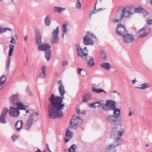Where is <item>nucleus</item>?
<instances>
[{
  "label": "nucleus",
  "mask_w": 152,
  "mask_h": 152,
  "mask_svg": "<svg viewBox=\"0 0 152 152\" xmlns=\"http://www.w3.org/2000/svg\"><path fill=\"white\" fill-rule=\"evenodd\" d=\"M58 90L61 96L62 97H55L53 94H52L48 98L50 102V103L48 104L49 116L51 118L61 117L63 115L62 110L64 105L62 104L63 99L64 98L62 96L64 95L65 91L62 85L58 86Z\"/></svg>",
  "instance_id": "f257e3e1"
},
{
  "label": "nucleus",
  "mask_w": 152,
  "mask_h": 152,
  "mask_svg": "<svg viewBox=\"0 0 152 152\" xmlns=\"http://www.w3.org/2000/svg\"><path fill=\"white\" fill-rule=\"evenodd\" d=\"M106 103L102 106V108L105 111L113 110L116 108V102L113 100H107Z\"/></svg>",
  "instance_id": "f03ea898"
},
{
  "label": "nucleus",
  "mask_w": 152,
  "mask_h": 152,
  "mask_svg": "<svg viewBox=\"0 0 152 152\" xmlns=\"http://www.w3.org/2000/svg\"><path fill=\"white\" fill-rule=\"evenodd\" d=\"M150 29L149 28L144 27L140 31L137 32L136 35L137 37L143 38L146 36L150 32Z\"/></svg>",
  "instance_id": "7ed1b4c3"
},
{
  "label": "nucleus",
  "mask_w": 152,
  "mask_h": 152,
  "mask_svg": "<svg viewBox=\"0 0 152 152\" xmlns=\"http://www.w3.org/2000/svg\"><path fill=\"white\" fill-rule=\"evenodd\" d=\"M76 50L78 55L81 57L83 60H86V58L87 56L88 55L87 53L88 50L86 47H85L83 49L80 47H79V48H76Z\"/></svg>",
  "instance_id": "20e7f679"
},
{
  "label": "nucleus",
  "mask_w": 152,
  "mask_h": 152,
  "mask_svg": "<svg viewBox=\"0 0 152 152\" xmlns=\"http://www.w3.org/2000/svg\"><path fill=\"white\" fill-rule=\"evenodd\" d=\"M115 30L118 34L122 36L127 33L125 27L121 23L118 24Z\"/></svg>",
  "instance_id": "39448f33"
},
{
  "label": "nucleus",
  "mask_w": 152,
  "mask_h": 152,
  "mask_svg": "<svg viewBox=\"0 0 152 152\" xmlns=\"http://www.w3.org/2000/svg\"><path fill=\"white\" fill-rule=\"evenodd\" d=\"M123 142V139L120 137H117L115 139L113 142L107 147L108 149L110 150L114 147L122 144Z\"/></svg>",
  "instance_id": "423d86ee"
},
{
  "label": "nucleus",
  "mask_w": 152,
  "mask_h": 152,
  "mask_svg": "<svg viewBox=\"0 0 152 152\" xmlns=\"http://www.w3.org/2000/svg\"><path fill=\"white\" fill-rule=\"evenodd\" d=\"M82 118L80 116L77 117L75 119H72L71 120L70 125L74 128H76L78 125L82 123Z\"/></svg>",
  "instance_id": "0eeeda50"
},
{
  "label": "nucleus",
  "mask_w": 152,
  "mask_h": 152,
  "mask_svg": "<svg viewBox=\"0 0 152 152\" xmlns=\"http://www.w3.org/2000/svg\"><path fill=\"white\" fill-rule=\"evenodd\" d=\"M123 18H128L133 14L132 6L123 9L122 11Z\"/></svg>",
  "instance_id": "6e6552de"
},
{
  "label": "nucleus",
  "mask_w": 152,
  "mask_h": 152,
  "mask_svg": "<svg viewBox=\"0 0 152 152\" xmlns=\"http://www.w3.org/2000/svg\"><path fill=\"white\" fill-rule=\"evenodd\" d=\"M134 38V36L131 34L126 33L123 36V40L124 42L125 43H129L133 41Z\"/></svg>",
  "instance_id": "1a4fd4ad"
},
{
  "label": "nucleus",
  "mask_w": 152,
  "mask_h": 152,
  "mask_svg": "<svg viewBox=\"0 0 152 152\" xmlns=\"http://www.w3.org/2000/svg\"><path fill=\"white\" fill-rule=\"evenodd\" d=\"M34 121V114L31 113L29 115L26 122V130L28 131L31 128Z\"/></svg>",
  "instance_id": "9d476101"
},
{
  "label": "nucleus",
  "mask_w": 152,
  "mask_h": 152,
  "mask_svg": "<svg viewBox=\"0 0 152 152\" xmlns=\"http://www.w3.org/2000/svg\"><path fill=\"white\" fill-rule=\"evenodd\" d=\"M9 113L11 116L15 118L18 116L20 113L18 109L14 108L12 106L10 107L9 109Z\"/></svg>",
  "instance_id": "9b49d317"
},
{
  "label": "nucleus",
  "mask_w": 152,
  "mask_h": 152,
  "mask_svg": "<svg viewBox=\"0 0 152 152\" xmlns=\"http://www.w3.org/2000/svg\"><path fill=\"white\" fill-rule=\"evenodd\" d=\"M36 35L35 42L38 45H40L42 43L41 38L42 35L37 29L36 28L35 30Z\"/></svg>",
  "instance_id": "f8f14e48"
},
{
  "label": "nucleus",
  "mask_w": 152,
  "mask_h": 152,
  "mask_svg": "<svg viewBox=\"0 0 152 152\" xmlns=\"http://www.w3.org/2000/svg\"><path fill=\"white\" fill-rule=\"evenodd\" d=\"M117 117L114 115L108 116L106 118V121L111 124H115L117 119Z\"/></svg>",
  "instance_id": "ddd939ff"
},
{
  "label": "nucleus",
  "mask_w": 152,
  "mask_h": 152,
  "mask_svg": "<svg viewBox=\"0 0 152 152\" xmlns=\"http://www.w3.org/2000/svg\"><path fill=\"white\" fill-rule=\"evenodd\" d=\"M83 42L84 45H93L94 43V40L91 38L88 37V36L86 35L84 37Z\"/></svg>",
  "instance_id": "4468645a"
},
{
  "label": "nucleus",
  "mask_w": 152,
  "mask_h": 152,
  "mask_svg": "<svg viewBox=\"0 0 152 152\" xmlns=\"http://www.w3.org/2000/svg\"><path fill=\"white\" fill-rule=\"evenodd\" d=\"M10 100L12 103L15 106L16 103L20 102L18 94H15L13 95L10 98Z\"/></svg>",
  "instance_id": "2eb2a0df"
},
{
  "label": "nucleus",
  "mask_w": 152,
  "mask_h": 152,
  "mask_svg": "<svg viewBox=\"0 0 152 152\" xmlns=\"http://www.w3.org/2000/svg\"><path fill=\"white\" fill-rule=\"evenodd\" d=\"M8 111L7 108H5L4 109L1 113L0 116V122L2 124H5L6 122L5 120L6 115Z\"/></svg>",
  "instance_id": "dca6fc26"
},
{
  "label": "nucleus",
  "mask_w": 152,
  "mask_h": 152,
  "mask_svg": "<svg viewBox=\"0 0 152 152\" xmlns=\"http://www.w3.org/2000/svg\"><path fill=\"white\" fill-rule=\"evenodd\" d=\"M69 129L70 127H69L67 129L65 137L64 138L65 142L66 143L68 142L72 137L73 133L69 131Z\"/></svg>",
  "instance_id": "f3484780"
},
{
  "label": "nucleus",
  "mask_w": 152,
  "mask_h": 152,
  "mask_svg": "<svg viewBox=\"0 0 152 152\" xmlns=\"http://www.w3.org/2000/svg\"><path fill=\"white\" fill-rule=\"evenodd\" d=\"M50 45L46 43L41 44L38 45V50L41 51H47L50 48Z\"/></svg>",
  "instance_id": "a211bd4d"
},
{
  "label": "nucleus",
  "mask_w": 152,
  "mask_h": 152,
  "mask_svg": "<svg viewBox=\"0 0 152 152\" xmlns=\"http://www.w3.org/2000/svg\"><path fill=\"white\" fill-rule=\"evenodd\" d=\"M23 124V121L19 120L17 121L15 124V127L17 130L19 131L21 129Z\"/></svg>",
  "instance_id": "6ab92c4d"
},
{
  "label": "nucleus",
  "mask_w": 152,
  "mask_h": 152,
  "mask_svg": "<svg viewBox=\"0 0 152 152\" xmlns=\"http://www.w3.org/2000/svg\"><path fill=\"white\" fill-rule=\"evenodd\" d=\"M16 105L17 106L18 109L20 110H26L27 108H28L27 106L24 105L23 103L20 102L16 103Z\"/></svg>",
  "instance_id": "aec40b11"
},
{
  "label": "nucleus",
  "mask_w": 152,
  "mask_h": 152,
  "mask_svg": "<svg viewBox=\"0 0 152 152\" xmlns=\"http://www.w3.org/2000/svg\"><path fill=\"white\" fill-rule=\"evenodd\" d=\"M150 86V84L148 83H144L142 84L139 85L138 87H136L135 88L145 90L146 88H149Z\"/></svg>",
  "instance_id": "412c9836"
},
{
  "label": "nucleus",
  "mask_w": 152,
  "mask_h": 152,
  "mask_svg": "<svg viewBox=\"0 0 152 152\" xmlns=\"http://www.w3.org/2000/svg\"><path fill=\"white\" fill-rule=\"evenodd\" d=\"M91 96L90 94L87 93L84 94L83 96V102H85L88 101L91 99Z\"/></svg>",
  "instance_id": "4be33fe9"
},
{
  "label": "nucleus",
  "mask_w": 152,
  "mask_h": 152,
  "mask_svg": "<svg viewBox=\"0 0 152 152\" xmlns=\"http://www.w3.org/2000/svg\"><path fill=\"white\" fill-rule=\"evenodd\" d=\"M65 10V8L56 6L54 7L53 9V11L54 12H57L59 13H61Z\"/></svg>",
  "instance_id": "5701e85b"
},
{
  "label": "nucleus",
  "mask_w": 152,
  "mask_h": 152,
  "mask_svg": "<svg viewBox=\"0 0 152 152\" xmlns=\"http://www.w3.org/2000/svg\"><path fill=\"white\" fill-rule=\"evenodd\" d=\"M100 66L107 70H108L111 68V66L109 63L107 62H104L102 63Z\"/></svg>",
  "instance_id": "b1692460"
},
{
  "label": "nucleus",
  "mask_w": 152,
  "mask_h": 152,
  "mask_svg": "<svg viewBox=\"0 0 152 152\" xmlns=\"http://www.w3.org/2000/svg\"><path fill=\"white\" fill-rule=\"evenodd\" d=\"M44 23L47 26H49L51 24V20L50 16L47 15L44 19Z\"/></svg>",
  "instance_id": "393cba45"
},
{
  "label": "nucleus",
  "mask_w": 152,
  "mask_h": 152,
  "mask_svg": "<svg viewBox=\"0 0 152 152\" xmlns=\"http://www.w3.org/2000/svg\"><path fill=\"white\" fill-rule=\"evenodd\" d=\"M115 18L120 19V20H122L123 18L122 12H121L119 10H117L115 15Z\"/></svg>",
  "instance_id": "a878e982"
},
{
  "label": "nucleus",
  "mask_w": 152,
  "mask_h": 152,
  "mask_svg": "<svg viewBox=\"0 0 152 152\" xmlns=\"http://www.w3.org/2000/svg\"><path fill=\"white\" fill-rule=\"evenodd\" d=\"M87 62L88 63V66L91 67L94 64L92 58L91 56H89V58H87Z\"/></svg>",
  "instance_id": "bb28decb"
},
{
  "label": "nucleus",
  "mask_w": 152,
  "mask_h": 152,
  "mask_svg": "<svg viewBox=\"0 0 152 152\" xmlns=\"http://www.w3.org/2000/svg\"><path fill=\"white\" fill-rule=\"evenodd\" d=\"M132 11L133 12V14H134L135 12H142V10H143V8H142L138 7L135 8L133 6H132Z\"/></svg>",
  "instance_id": "cd10ccee"
},
{
  "label": "nucleus",
  "mask_w": 152,
  "mask_h": 152,
  "mask_svg": "<svg viewBox=\"0 0 152 152\" xmlns=\"http://www.w3.org/2000/svg\"><path fill=\"white\" fill-rule=\"evenodd\" d=\"M51 53L50 50H48L45 51V57L47 59V61H49L51 58Z\"/></svg>",
  "instance_id": "c85d7f7f"
},
{
  "label": "nucleus",
  "mask_w": 152,
  "mask_h": 152,
  "mask_svg": "<svg viewBox=\"0 0 152 152\" xmlns=\"http://www.w3.org/2000/svg\"><path fill=\"white\" fill-rule=\"evenodd\" d=\"M59 41V37H51L50 41L52 44L58 43Z\"/></svg>",
  "instance_id": "c756f323"
},
{
  "label": "nucleus",
  "mask_w": 152,
  "mask_h": 152,
  "mask_svg": "<svg viewBox=\"0 0 152 152\" xmlns=\"http://www.w3.org/2000/svg\"><path fill=\"white\" fill-rule=\"evenodd\" d=\"M101 58L103 61H105L107 60V55L106 53L103 50H102L101 53Z\"/></svg>",
  "instance_id": "7c9ffc66"
},
{
  "label": "nucleus",
  "mask_w": 152,
  "mask_h": 152,
  "mask_svg": "<svg viewBox=\"0 0 152 152\" xmlns=\"http://www.w3.org/2000/svg\"><path fill=\"white\" fill-rule=\"evenodd\" d=\"M58 26L56 27V29L54 30L52 33V37H58V34L59 32Z\"/></svg>",
  "instance_id": "2f4dec72"
},
{
  "label": "nucleus",
  "mask_w": 152,
  "mask_h": 152,
  "mask_svg": "<svg viewBox=\"0 0 152 152\" xmlns=\"http://www.w3.org/2000/svg\"><path fill=\"white\" fill-rule=\"evenodd\" d=\"M113 110V114L114 115L116 116H117L118 118L119 117L120 113V109L119 108H118L117 109H114Z\"/></svg>",
  "instance_id": "473e14b6"
},
{
  "label": "nucleus",
  "mask_w": 152,
  "mask_h": 152,
  "mask_svg": "<svg viewBox=\"0 0 152 152\" xmlns=\"http://www.w3.org/2000/svg\"><path fill=\"white\" fill-rule=\"evenodd\" d=\"M93 92H95L97 93H101L102 92H104L105 94L106 93V92L104 90L101 88H96L94 87H93L92 89Z\"/></svg>",
  "instance_id": "72a5a7b5"
},
{
  "label": "nucleus",
  "mask_w": 152,
  "mask_h": 152,
  "mask_svg": "<svg viewBox=\"0 0 152 152\" xmlns=\"http://www.w3.org/2000/svg\"><path fill=\"white\" fill-rule=\"evenodd\" d=\"M67 25L66 24H63L62 27V33L65 34H67Z\"/></svg>",
  "instance_id": "f704fd0d"
},
{
  "label": "nucleus",
  "mask_w": 152,
  "mask_h": 152,
  "mask_svg": "<svg viewBox=\"0 0 152 152\" xmlns=\"http://www.w3.org/2000/svg\"><path fill=\"white\" fill-rule=\"evenodd\" d=\"M125 131L124 128L122 127L120 128L119 131L118 132L117 134L118 135L119 137L121 138V136L122 135Z\"/></svg>",
  "instance_id": "c9c22d12"
},
{
  "label": "nucleus",
  "mask_w": 152,
  "mask_h": 152,
  "mask_svg": "<svg viewBox=\"0 0 152 152\" xmlns=\"http://www.w3.org/2000/svg\"><path fill=\"white\" fill-rule=\"evenodd\" d=\"M86 35L88 36V37H89L91 39L92 38H95L96 39V38L95 36L94 35V34L89 31H88L86 34Z\"/></svg>",
  "instance_id": "e433bc0d"
},
{
  "label": "nucleus",
  "mask_w": 152,
  "mask_h": 152,
  "mask_svg": "<svg viewBox=\"0 0 152 152\" xmlns=\"http://www.w3.org/2000/svg\"><path fill=\"white\" fill-rule=\"evenodd\" d=\"M14 46L12 44H11L9 46V50L8 52V55L9 56H11L13 51V50Z\"/></svg>",
  "instance_id": "4c0bfd02"
},
{
  "label": "nucleus",
  "mask_w": 152,
  "mask_h": 152,
  "mask_svg": "<svg viewBox=\"0 0 152 152\" xmlns=\"http://www.w3.org/2000/svg\"><path fill=\"white\" fill-rule=\"evenodd\" d=\"M76 146L75 145H73L69 149V152H75Z\"/></svg>",
  "instance_id": "58836bf2"
},
{
  "label": "nucleus",
  "mask_w": 152,
  "mask_h": 152,
  "mask_svg": "<svg viewBox=\"0 0 152 152\" xmlns=\"http://www.w3.org/2000/svg\"><path fill=\"white\" fill-rule=\"evenodd\" d=\"M10 58L9 57H8L6 59V65L5 66L6 68H8L10 64Z\"/></svg>",
  "instance_id": "ea45409f"
},
{
  "label": "nucleus",
  "mask_w": 152,
  "mask_h": 152,
  "mask_svg": "<svg viewBox=\"0 0 152 152\" xmlns=\"http://www.w3.org/2000/svg\"><path fill=\"white\" fill-rule=\"evenodd\" d=\"M41 69L42 70V72H41L46 73L47 67L45 65H42L41 67Z\"/></svg>",
  "instance_id": "a19ab883"
},
{
  "label": "nucleus",
  "mask_w": 152,
  "mask_h": 152,
  "mask_svg": "<svg viewBox=\"0 0 152 152\" xmlns=\"http://www.w3.org/2000/svg\"><path fill=\"white\" fill-rule=\"evenodd\" d=\"M96 102L97 103V104H98V105L97 106V107H99L103 105L104 103V101L103 100L99 102Z\"/></svg>",
  "instance_id": "79ce46f5"
},
{
  "label": "nucleus",
  "mask_w": 152,
  "mask_h": 152,
  "mask_svg": "<svg viewBox=\"0 0 152 152\" xmlns=\"http://www.w3.org/2000/svg\"><path fill=\"white\" fill-rule=\"evenodd\" d=\"M6 80V76L3 75L1 78H0V81L4 83Z\"/></svg>",
  "instance_id": "37998d69"
},
{
  "label": "nucleus",
  "mask_w": 152,
  "mask_h": 152,
  "mask_svg": "<svg viewBox=\"0 0 152 152\" xmlns=\"http://www.w3.org/2000/svg\"><path fill=\"white\" fill-rule=\"evenodd\" d=\"M148 23L150 24H152V16L149 17L148 21Z\"/></svg>",
  "instance_id": "c03bdc74"
},
{
  "label": "nucleus",
  "mask_w": 152,
  "mask_h": 152,
  "mask_svg": "<svg viewBox=\"0 0 152 152\" xmlns=\"http://www.w3.org/2000/svg\"><path fill=\"white\" fill-rule=\"evenodd\" d=\"M10 42L13 44H16V43L15 38L12 37H11V39Z\"/></svg>",
  "instance_id": "a18cd8bd"
},
{
  "label": "nucleus",
  "mask_w": 152,
  "mask_h": 152,
  "mask_svg": "<svg viewBox=\"0 0 152 152\" xmlns=\"http://www.w3.org/2000/svg\"><path fill=\"white\" fill-rule=\"evenodd\" d=\"M6 32V30L5 28H3L2 27L0 26V34L2 33H4Z\"/></svg>",
  "instance_id": "49530a36"
},
{
  "label": "nucleus",
  "mask_w": 152,
  "mask_h": 152,
  "mask_svg": "<svg viewBox=\"0 0 152 152\" xmlns=\"http://www.w3.org/2000/svg\"><path fill=\"white\" fill-rule=\"evenodd\" d=\"M102 8H100L98 9L97 10H94V11H92V12L91 13V15H92V14H94V13H96V12H95L94 11H96V12H99V11H102Z\"/></svg>",
  "instance_id": "de8ad7c7"
},
{
  "label": "nucleus",
  "mask_w": 152,
  "mask_h": 152,
  "mask_svg": "<svg viewBox=\"0 0 152 152\" xmlns=\"http://www.w3.org/2000/svg\"><path fill=\"white\" fill-rule=\"evenodd\" d=\"M46 73L41 72L40 74V77L44 78L45 77Z\"/></svg>",
  "instance_id": "09e8293b"
},
{
  "label": "nucleus",
  "mask_w": 152,
  "mask_h": 152,
  "mask_svg": "<svg viewBox=\"0 0 152 152\" xmlns=\"http://www.w3.org/2000/svg\"><path fill=\"white\" fill-rule=\"evenodd\" d=\"M76 7L79 9H80L81 7V4L80 2H77L76 3Z\"/></svg>",
  "instance_id": "8fccbe9b"
},
{
  "label": "nucleus",
  "mask_w": 152,
  "mask_h": 152,
  "mask_svg": "<svg viewBox=\"0 0 152 152\" xmlns=\"http://www.w3.org/2000/svg\"><path fill=\"white\" fill-rule=\"evenodd\" d=\"M142 13L145 16H146L148 15V12L144 9L142 10Z\"/></svg>",
  "instance_id": "3c124183"
},
{
  "label": "nucleus",
  "mask_w": 152,
  "mask_h": 152,
  "mask_svg": "<svg viewBox=\"0 0 152 152\" xmlns=\"http://www.w3.org/2000/svg\"><path fill=\"white\" fill-rule=\"evenodd\" d=\"M68 64L67 61H63L62 62V66H64L68 65Z\"/></svg>",
  "instance_id": "603ef678"
},
{
  "label": "nucleus",
  "mask_w": 152,
  "mask_h": 152,
  "mask_svg": "<svg viewBox=\"0 0 152 152\" xmlns=\"http://www.w3.org/2000/svg\"><path fill=\"white\" fill-rule=\"evenodd\" d=\"M122 20H120V19L117 18L114 19L113 20V22L114 23H116L119 22V21H121Z\"/></svg>",
  "instance_id": "864d4df0"
},
{
  "label": "nucleus",
  "mask_w": 152,
  "mask_h": 152,
  "mask_svg": "<svg viewBox=\"0 0 152 152\" xmlns=\"http://www.w3.org/2000/svg\"><path fill=\"white\" fill-rule=\"evenodd\" d=\"M18 138V136L17 135H14L12 136V138L14 142H15V140Z\"/></svg>",
  "instance_id": "5fc2aeb1"
},
{
  "label": "nucleus",
  "mask_w": 152,
  "mask_h": 152,
  "mask_svg": "<svg viewBox=\"0 0 152 152\" xmlns=\"http://www.w3.org/2000/svg\"><path fill=\"white\" fill-rule=\"evenodd\" d=\"M97 103H96V102L92 103L90 106L91 107L94 108L95 109V107H97V106H95V105L97 104Z\"/></svg>",
  "instance_id": "6e6d98bb"
},
{
  "label": "nucleus",
  "mask_w": 152,
  "mask_h": 152,
  "mask_svg": "<svg viewBox=\"0 0 152 152\" xmlns=\"http://www.w3.org/2000/svg\"><path fill=\"white\" fill-rule=\"evenodd\" d=\"M77 112L80 115L81 114H82L83 113H79V111H80V108L78 107H77Z\"/></svg>",
  "instance_id": "4d7b16f0"
},
{
  "label": "nucleus",
  "mask_w": 152,
  "mask_h": 152,
  "mask_svg": "<svg viewBox=\"0 0 152 152\" xmlns=\"http://www.w3.org/2000/svg\"><path fill=\"white\" fill-rule=\"evenodd\" d=\"M82 71H83V69H81L80 68H79V69H78L77 72H78V74L79 75H80L81 74V72Z\"/></svg>",
  "instance_id": "13d9d810"
},
{
  "label": "nucleus",
  "mask_w": 152,
  "mask_h": 152,
  "mask_svg": "<svg viewBox=\"0 0 152 152\" xmlns=\"http://www.w3.org/2000/svg\"><path fill=\"white\" fill-rule=\"evenodd\" d=\"M46 148L47 149H48V150L50 152H51V151H50V149H49V146H48V144H47L46 145Z\"/></svg>",
  "instance_id": "bf43d9fd"
},
{
  "label": "nucleus",
  "mask_w": 152,
  "mask_h": 152,
  "mask_svg": "<svg viewBox=\"0 0 152 152\" xmlns=\"http://www.w3.org/2000/svg\"><path fill=\"white\" fill-rule=\"evenodd\" d=\"M28 36L26 35L24 37V39L25 41H27V38L28 37Z\"/></svg>",
  "instance_id": "052dcab7"
},
{
  "label": "nucleus",
  "mask_w": 152,
  "mask_h": 152,
  "mask_svg": "<svg viewBox=\"0 0 152 152\" xmlns=\"http://www.w3.org/2000/svg\"><path fill=\"white\" fill-rule=\"evenodd\" d=\"M136 82V79L134 80H132V83L133 84H134Z\"/></svg>",
  "instance_id": "680f3d73"
},
{
  "label": "nucleus",
  "mask_w": 152,
  "mask_h": 152,
  "mask_svg": "<svg viewBox=\"0 0 152 152\" xmlns=\"http://www.w3.org/2000/svg\"><path fill=\"white\" fill-rule=\"evenodd\" d=\"M34 112L35 114L36 115L38 116L39 115V114L38 112Z\"/></svg>",
  "instance_id": "e2e57ef3"
},
{
  "label": "nucleus",
  "mask_w": 152,
  "mask_h": 152,
  "mask_svg": "<svg viewBox=\"0 0 152 152\" xmlns=\"http://www.w3.org/2000/svg\"><path fill=\"white\" fill-rule=\"evenodd\" d=\"M97 1H96V3L95 4V6H94V10H96V4H97Z\"/></svg>",
  "instance_id": "0e129e2a"
},
{
  "label": "nucleus",
  "mask_w": 152,
  "mask_h": 152,
  "mask_svg": "<svg viewBox=\"0 0 152 152\" xmlns=\"http://www.w3.org/2000/svg\"><path fill=\"white\" fill-rule=\"evenodd\" d=\"M5 28V29L6 30V31H7V30H10V31H11L12 30L10 28Z\"/></svg>",
  "instance_id": "69168bd1"
},
{
  "label": "nucleus",
  "mask_w": 152,
  "mask_h": 152,
  "mask_svg": "<svg viewBox=\"0 0 152 152\" xmlns=\"http://www.w3.org/2000/svg\"><path fill=\"white\" fill-rule=\"evenodd\" d=\"M58 83H60L61 85H62V82L61 80H59L58 81Z\"/></svg>",
  "instance_id": "338daca9"
},
{
  "label": "nucleus",
  "mask_w": 152,
  "mask_h": 152,
  "mask_svg": "<svg viewBox=\"0 0 152 152\" xmlns=\"http://www.w3.org/2000/svg\"><path fill=\"white\" fill-rule=\"evenodd\" d=\"M36 152H42L39 149H38L36 151Z\"/></svg>",
  "instance_id": "774afa93"
}]
</instances>
